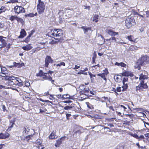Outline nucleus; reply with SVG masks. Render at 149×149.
Wrapping results in <instances>:
<instances>
[{"label":"nucleus","instance_id":"f257e3e1","mask_svg":"<svg viewBox=\"0 0 149 149\" xmlns=\"http://www.w3.org/2000/svg\"><path fill=\"white\" fill-rule=\"evenodd\" d=\"M63 34V31L61 29H56L51 31L50 33L48 34V36L51 37L52 36H61Z\"/></svg>","mask_w":149,"mask_h":149},{"label":"nucleus","instance_id":"f03ea898","mask_svg":"<svg viewBox=\"0 0 149 149\" xmlns=\"http://www.w3.org/2000/svg\"><path fill=\"white\" fill-rule=\"evenodd\" d=\"M37 9L39 14L43 13L45 10V5L44 2L41 0H38Z\"/></svg>","mask_w":149,"mask_h":149},{"label":"nucleus","instance_id":"7ed1b4c3","mask_svg":"<svg viewBox=\"0 0 149 149\" xmlns=\"http://www.w3.org/2000/svg\"><path fill=\"white\" fill-rule=\"evenodd\" d=\"M125 26L129 29L134 24L135 20L133 17H128L125 20Z\"/></svg>","mask_w":149,"mask_h":149},{"label":"nucleus","instance_id":"20e7f679","mask_svg":"<svg viewBox=\"0 0 149 149\" xmlns=\"http://www.w3.org/2000/svg\"><path fill=\"white\" fill-rule=\"evenodd\" d=\"M140 65H143L149 63V57L146 56H144L141 58L138 61Z\"/></svg>","mask_w":149,"mask_h":149},{"label":"nucleus","instance_id":"39448f33","mask_svg":"<svg viewBox=\"0 0 149 149\" xmlns=\"http://www.w3.org/2000/svg\"><path fill=\"white\" fill-rule=\"evenodd\" d=\"M145 81L143 80H141L140 83L138 86L136 87V91L138 92V91H141L143 90V89L146 88H147V85L146 83H144Z\"/></svg>","mask_w":149,"mask_h":149},{"label":"nucleus","instance_id":"423d86ee","mask_svg":"<svg viewBox=\"0 0 149 149\" xmlns=\"http://www.w3.org/2000/svg\"><path fill=\"white\" fill-rule=\"evenodd\" d=\"M14 11L16 14L25 12L24 9L22 6H17L14 8Z\"/></svg>","mask_w":149,"mask_h":149},{"label":"nucleus","instance_id":"0eeeda50","mask_svg":"<svg viewBox=\"0 0 149 149\" xmlns=\"http://www.w3.org/2000/svg\"><path fill=\"white\" fill-rule=\"evenodd\" d=\"M147 72L145 71H143L142 72V73L139 75V79L140 81V82L141 81V80L144 81L145 79H147Z\"/></svg>","mask_w":149,"mask_h":149},{"label":"nucleus","instance_id":"6e6552de","mask_svg":"<svg viewBox=\"0 0 149 149\" xmlns=\"http://www.w3.org/2000/svg\"><path fill=\"white\" fill-rule=\"evenodd\" d=\"M53 60L51 57L49 56H47L45 60V65L47 67L49 63H52L53 62Z\"/></svg>","mask_w":149,"mask_h":149},{"label":"nucleus","instance_id":"1a4fd4ad","mask_svg":"<svg viewBox=\"0 0 149 149\" xmlns=\"http://www.w3.org/2000/svg\"><path fill=\"white\" fill-rule=\"evenodd\" d=\"M10 134L7 132H5V133H0V139H5L8 138L10 136Z\"/></svg>","mask_w":149,"mask_h":149},{"label":"nucleus","instance_id":"9d476101","mask_svg":"<svg viewBox=\"0 0 149 149\" xmlns=\"http://www.w3.org/2000/svg\"><path fill=\"white\" fill-rule=\"evenodd\" d=\"M64 137H62L56 141V142L55 144L56 147H58L62 143V141L64 140Z\"/></svg>","mask_w":149,"mask_h":149},{"label":"nucleus","instance_id":"9b49d317","mask_svg":"<svg viewBox=\"0 0 149 149\" xmlns=\"http://www.w3.org/2000/svg\"><path fill=\"white\" fill-rule=\"evenodd\" d=\"M5 79L10 81H19L18 79H19V78L14 76H6L5 77Z\"/></svg>","mask_w":149,"mask_h":149},{"label":"nucleus","instance_id":"f8f14e48","mask_svg":"<svg viewBox=\"0 0 149 149\" xmlns=\"http://www.w3.org/2000/svg\"><path fill=\"white\" fill-rule=\"evenodd\" d=\"M81 28L83 29L84 33L87 34L88 32L91 31V28L90 27H87L85 26H82Z\"/></svg>","mask_w":149,"mask_h":149},{"label":"nucleus","instance_id":"ddd939ff","mask_svg":"<svg viewBox=\"0 0 149 149\" xmlns=\"http://www.w3.org/2000/svg\"><path fill=\"white\" fill-rule=\"evenodd\" d=\"M58 136L56 134V131H53L49 135V139H55L57 138Z\"/></svg>","mask_w":149,"mask_h":149},{"label":"nucleus","instance_id":"4468645a","mask_svg":"<svg viewBox=\"0 0 149 149\" xmlns=\"http://www.w3.org/2000/svg\"><path fill=\"white\" fill-rule=\"evenodd\" d=\"M107 33L112 36H115L118 34V33L113 31L112 30H108Z\"/></svg>","mask_w":149,"mask_h":149},{"label":"nucleus","instance_id":"2eb2a0df","mask_svg":"<svg viewBox=\"0 0 149 149\" xmlns=\"http://www.w3.org/2000/svg\"><path fill=\"white\" fill-rule=\"evenodd\" d=\"M79 88L80 90H83V91L84 92L88 93L89 92V88L88 87H84V86L83 85H81Z\"/></svg>","mask_w":149,"mask_h":149},{"label":"nucleus","instance_id":"dca6fc26","mask_svg":"<svg viewBox=\"0 0 149 149\" xmlns=\"http://www.w3.org/2000/svg\"><path fill=\"white\" fill-rule=\"evenodd\" d=\"M44 76L42 78L44 79H47L48 80H51L52 79V77L49 75L47 73H45Z\"/></svg>","mask_w":149,"mask_h":149},{"label":"nucleus","instance_id":"f3484780","mask_svg":"<svg viewBox=\"0 0 149 149\" xmlns=\"http://www.w3.org/2000/svg\"><path fill=\"white\" fill-rule=\"evenodd\" d=\"M106 73H105V74L103 73L98 74H97V75L98 76H100L102 78H103L104 79V80H105L106 81L107 80V79L106 78V77L107 75V71H106Z\"/></svg>","mask_w":149,"mask_h":149},{"label":"nucleus","instance_id":"a211bd4d","mask_svg":"<svg viewBox=\"0 0 149 149\" xmlns=\"http://www.w3.org/2000/svg\"><path fill=\"white\" fill-rule=\"evenodd\" d=\"M53 39L51 40V41L49 42V43L51 44H53L55 43H56L57 42H59L60 39L58 38H53Z\"/></svg>","mask_w":149,"mask_h":149},{"label":"nucleus","instance_id":"6ab92c4d","mask_svg":"<svg viewBox=\"0 0 149 149\" xmlns=\"http://www.w3.org/2000/svg\"><path fill=\"white\" fill-rule=\"evenodd\" d=\"M29 131H31V132H33L34 133H35L34 131L33 130L31 129V130L28 127H27V128H26V127H24V130H23V132L26 134H28V132H29ZM34 133L33 134H34Z\"/></svg>","mask_w":149,"mask_h":149},{"label":"nucleus","instance_id":"aec40b11","mask_svg":"<svg viewBox=\"0 0 149 149\" xmlns=\"http://www.w3.org/2000/svg\"><path fill=\"white\" fill-rule=\"evenodd\" d=\"M66 13H67V15L68 17H71L73 14V13L74 12L72 10H68L66 11Z\"/></svg>","mask_w":149,"mask_h":149},{"label":"nucleus","instance_id":"412c9836","mask_svg":"<svg viewBox=\"0 0 149 149\" xmlns=\"http://www.w3.org/2000/svg\"><path fill=\"white\" fill-rule=\"evenodd\" d=\"M22 48L25 50L28 51L31 49L32 47L29 44L23 47Z\"/></svg>","mask_w":149,"mask_h":149},{"label":"nucleus","instance_id":"4be33fe9","mask_svg":"<svg viewBox=\"0 0 149 149\" xmlns=\"http://www.w3.org/2000/svg\"><path fill=\"white\" fill-rule=\"evenodd\" d=\"M20 34V36H19L18 37H24L26 36V33L24 29H21Z\"/></svg>","mask_w":149,"mask_h":149},{"label":"nucleus","instance_id":"5701e85b","mask_svg":"<svg viewBox=\"0 0 149 149\" xmlns=\"http://www.w3.org/2000/svg\"><path fill=\"white\" fill-rule=\"evenodd\" d=\"M15 118H13L12 120H10V126L8 128V129L10 128H12L13 127V125L15 123Z\"/></svg>","mask_w":149,"mask_h":149},{"label":"nucleus","instance_id":"b1692460","mask_svg":"<svg viewBox=\"0 0 149 149\" xmlns=\"http://www.w3.org/2000/svg\"><path fill=\"white\" fill-rule=\"evenodd\" d=\"M132 73L131 72L127 71H125L122 73V75L124 76H131Z\"/></svg>","mask_w":149,"mask_h":149},{"label":"nucleus","instance_id":"393cba45","mask_svg":"<svg viewBox=\"0 0 149 149\" xmlns=\"http://www.w3.org/2000/svg\"><path fill=\"white\" fill-rule=\"evenodd\" d=\"M116 65H117L118 66H121V67H125L126 65L123 62H121L120 63H118V62H116L115 63Z\"/></svg>","mask_w":149,"mask_h":149},{"label":"nucleus","instance_id":"a878e982","mask_svg":"<svg viewBox=\"0 0 149 149\" xmlns=\"http://www.w3.org/2000/svg\"><path fill=\"white\" fill-rule=\"evenodd\" d=\"M45 73L43 72L42 70H40L39 73L37 74V76L39 77H43L45 74Z\"/></svg>","mask_w":149,"mask_h":149},{"label":"nucleus","instance_id":"bb28decb","mask_svg":"<svg viewBox=\"0 0 149 149\" xmlns=\"http://www.w3.org/2000/svg\"><path fill=\"white\" fill-rule=\"evenodd\" d=\"M17 82V81H8V84L10 85L11 86H13V85H15V84H16V83Z\"/></svg>","mask_w":149,"mask_h":149},{"label":"nucleus","instance_id":"cd10ccee","mask_svg":"<svg viewBox=\"0 0 149 149\" xmlns=\"http://www.w3.org/2000/svg\"><path fill=\"white\" fill-rule=\"evenodd\" d=\"M118 92H120L121 91V88L120 87H117L116 90V89L114 88H113L112 91L115 92L116 93V91Z\"/></svg>","mask_w":149,"mask_h":149},{"label":"nucleus","instance_id":"c85d7f7f","mask_svg":"<svg viewBox=\"0 0 149 149\" xmlns=\"http://www.w3.org/2000/svg\"><path fill=\"white\" fill-rule=\"evenodd\" d=\"M99 16L97 15H95L93 17V21H95L96 22H98V19Z\"/></svg>","mask_w":149,"mask_h":149},{"label":"nucleus","instance_id":"c756f323","mask_svg":"<svg viewBox=\"0 0 149 149\" xmlns=\"http://www.w3.org/2000/svg\"><path fill=\"white\" fill-rule=\"evenodd\" d=\"M123 85L122 86L123 88L122 91L125 90L127 89L128 84H127L123 83Z\"/></svg>","mask_w":149,"mask_h":149},{"label":"nucleus","instance_id":"7c9ffc66","mask_svg":"<svg viewBox=\"0 0 149 149\" xmlns=\"http://www.w3.org/2000/svg\"><path fill=\"white\" fill-rule=\"evenodd\" d=\"M0 40V42H1V44H0V45L2 47H4L6 45V43L4 40L2 39L1 38V39Z\"/></svg>","mask_w":149,"mask_h":149},{"label":"nucleus","instance_id":"2f4dec72","mask_svg":"<svg viewBox=\"0 0 149 149\" xmlns=\"http://www.w3.org/2000/svg\"><path fill=\"white\" fill-rule=\"evenodd\" d=\"M17 81V82H18V83H17V82L16 83V84H15L16 86H21L23 85L22 82L19 81V80Z\"/></svg>","mask_w":149,"mask_h":149},{"label":"nucleus","instance_id":"473e14b6","mask_svg":"<svg viewBox=\"0 0 149 149\" xmlns=\"http://www.w3.org/2000/svg\"><path fill=\"white\" fill-rule=\"evenodd\" d=\"M42 143V141L40 139H38L36 141V144L38 145H40Z\"/></svg>","mask_w":149,"mask_h":149},{"label":"nucleus","instance_id":"72a5a7b5","mask_svg":"<svg viewBox=\"0 0 149 149\" xmlns=\"http://www.w3.org/2000/svg\"><path fill=\"white\" fill-rule=\"evenodd\" d=\"M70 96L68 94H66L63 95V99H68L70 97Z\"/></svg>","mask_w":149,"mask_h":149},{"label":"nucleus","instance_id":"f704fd0d","mask_svg":"<svg viewBox=\"0 0 149 149\" xmlns=\"http://www.w3.org/2000/svg\"><path fill=\"white\" fill-rule=\"evenodd\" d=\"M32 135H28L27 136H26L25 138V139L27 141V142H29V141L30 140L31 138L32 137Z\"/></svg>","mask_w":149,"mask_h":149},{"label":"nucleus","instance_id":"c9c22d12","mask_svg":"<svg viewBox=\"0 0 149 149\" xmlns=\"http://www.w3.org/2000/svg\"><path fill=\"white\" fill-rule=\"evenodd\" d=\"M134 38H127L128 40L133 42H135L136 41V39H134Z\"/></svg>","mask_w":149,"mask_h":149},{"label":"nucleus","instance_id":"e433bc0d","mask_svg":"<svg viewBox=\"0 0 149 149\" xmlns=\"http://www.w3.org/2000/svg\"><path fill=\"white\" fill-rule=\"evenodd\" d=\"M18 22H21V23H23L24 22V21L22 19L20 18L17 17L16 18Z\"/></svg>","mask_w":149,"mask_h":149},{"label":"nucleus","instance_id":"4c0bfd02","mask_svg":"<svg viewBox=\"0 0 149 149\" xmlns=\"http://www.w3.org/2000/svg\"><path fill=\"white\" fill-rule=\"evenodd\" d=\"M92 118H94L95 119H100L101 118V116L98 115H95L92 117Z\"/></svg>","mask_w":149,"mask_h":149},{"label":"nucleus","instance_id":"58836bf2","mask_svg":"<svg viewBox=\"0 0 149 149\" xmlns=\"http://www.w3.org/2000/svg\"><path fill=\"white\" fill-rule=\"evenodd\" d=\"M56 65L57 66H59L60 67L61 65H63L65 66V63L63 62H61L60 63H59L57 64Z\"/></svg>","mask_w":149,"mask_h":149},{"label":"nucleus","instance_id":"ea45409f","mask_svg":"<svg viewBox=\"0 0 149 149\" xmlns=\"http://www.w3.org/2000/svg\"><path fill=\"white\" fill-rule=\"evenodd\" d=\"M17 17L16 16H12L10 18V19L11 21H13L15 19H16Z\"/></svg>","mask_w":149,"mask_h":149},{"label":"nucleus","instance_id":"a19ab883","mask_svg":"<svg viewBox=\"0 0 149 149\" xmlns=\"http://www.w3.org/2000/svg\"><path fill=\"white\" fill-rule=\"evenodd\" d=\"M131 135L133 136V137H135L136 139H139V136L136 134H131Z\"/></svg>","mask_w":149,"mask_h":149},{"label":"nucleus","instance_id":"79ce46f5","mask_svg":"<svg viewBox=\"0 0 149 149\" xmlns=\"http://www.w3.org/2000/svg\"><path fill=\"white\" fill-rule=\"evenodd\" d=\"M72 108V107L69 106H67L65 107L64 108V109L65 110H69L70 109Z\"/></svg>","mask_w":149,"mask_h":149},{"label":"nucleus","instance_id":"37998d69","mask_svg":"<svg viewBox=\"0 0 149 149\" xmlns=\"http://www.w3.org/2000/svg\"><path fill=\"white\" fill-rule=\"evenodd\" d=\"M30 84L29 81H26L25 82V86L26 87H28L30 86Z\"/></svg>","mask_w":149,"mask_h":149},{"label":"nucleus","instance_id":"c03bdc74","mask_svg":"<svg viewBox=\"0 0 149 149\" xmlns=\"http://www.w3.org/2000/svg\"><path fill=\"white\" fill-rule=\"evenodd\" d=\"M57 97L59 99L63 98V95H61L59 94L56 95Z\"/></svg>","mask_w":149,"mask_h":149},{"label":"nucleus","instance_id":"a18cd8bd","mask_svg":"<svg viewBox=\"0 0 149 149\" xmlns=\"http://www.w3.org/2000/svg\"><path fill=\"white\" fill-rule=\"evenodd\" d=\"M31 33L29 34V35L27 37H28V38L30 37L33 34V33L35 32V31L34 30H32L31 31Z\"/></svg>","mask_w":149,"mask_h":149},{"label":"nucleus","instance_id":"49530a36","mask_svg":"<svg viewBox=\"0 0 149 149\" xmlns=\"http://www.w3.org/2000/svg\"><path fill=\"white\" fill-rule=\"evenodd\" d=\"M123 82H128V79L127 77H124L123 78Z\"/></svg>","mask_w":149,"mask_h":149},{"label":"nucleus","instance_id":"de8ad7c7","mask_svg":"<svg viewBox=\"0 0 149 149\" xmlns=\"http://www.w3.org/2000/svg\"><path fill=\"white\" fill-rule=\"evenodd\" d=\"M14 63L15 64H14V65L15 66L19 67V66H20V63H17L15 62V63Z\"/></svg>","mask_w":149,"mask_h":149},{"label":"nucleus","instance_id":"09e8293b","mask_svg":"<svg viewBox=\"0 0 149 149\" xmlns=\"http://www.w3.org/2000/svg\"><path fill=\"white\" fill-rule=\"evenodd\" d=\"M2 107L3 111H5L6 110V107L4 105H2Z\"/></svg>","mask_w":149,"mask_h":149},{"label":"nucleus","instance_id":"8fccbe9b","mask_svg":"<svg viewBox=\"0 0 149 149\" xmlns=\"http://www.w3.org/2000/svg\"><path fill=\"white\" fill-rule=\"evenodd\" d=\"M114 79L116 81H118L119 79L117 75L115 76L114 77Z\"/></svg>","mask_w":149,"mask_h":149},{"label":"nucleus","instance_id":"3c124183","mask_svg":"<svg viewBox=\"0 0 149 149\" xmlns=\"http://www.w3.org/2000/svg\"><path fill=\"white\" fill-rule=\"evenodd\" d=\"M38 149H43L44 148V147L43 146L40 145V146H39L38 147Z\"/></svg>","mask_w":149,"mask_h":149},{"label":"nucleus","instance_id":"603ef678","mask_svg":"<svg viewBox=\"0 0 149 149\" xmlns=\"http://www.w3.org/2000/svg\"><path fill=\"white\" fill-rule=\"evenodd\" d=\"M83 72L82 70H81L80 71L77 73V74H83Z\"/></svg>","mask_w":149,"mask_h":149},{"label":"nucleus","instance_id":"864d4df0","mask_svg":"<svg viewBox=\"0 0 149 149\" xmlns=\"http://www.w3.org/2000/svg\"><path fill=\"white\" fill-rule=\"evenodd\" d=\"M106 71H107V74H108L109 73V72H108V70L107 69H105V70H103V72L102 73L104 74L106 73Z\"/></svg>","mask_w":149,"mask_h":149},{"label":"nucleus","instance_id":"5fc2aeb1","mask_svg":"<svg viewBox=\"0 0 149 149\" xmlns=\"http://www.w3.org/2000/svg\"><path fill=\"white\" fill-rule=\"evenodd\" d=\"M71 115L70 114L67 113L66 114V117L67 119H69L68 118L71 116Z\"/></svg>","mask_w":149,"mask_h":149},{"label":"nucleus","instance_id":"6e6d98bb","mask_svg":"<svg viewBox=\"0 0 149 149\" xmlns=\"http://www.w3.org/2000/svg\"><path fill=\"white\" fill-rule=\"evenodd\" d=\"M89 74L90 75L91 78H92V77H95V75H94L93 74H92L91 72L89 73Z\"/></svg>","mask_w":149,"mask_h":149},{"label":"nucleus","instance_id":"4d7b16f0","mask_svg":"<svg viewBox=\"0 0 149 149\" xmlns=\"http://www.w3.org/2000/svg\"><path fill=\"white\" fill-rule=\"evenodd\" d=\"M146 12L147 15L146 17H149V11H147Z\"/></svg>","mask_w":149,"mask_h":149},{"label":"nucleus","instance_id":"13d9d810","mask_svg":"<svg viewBox=\"0 0 149 149\" xmlns=\"http://www.w3.org/2000/svg\"><path fill=\"white\" fill-rule=\"evenodd\" d=\"M144 138V136L143 135H141L139 137V140H140V139H143Z\"/></svg>","mask_w":149,"mask_h":149},{"label":"nucleus","instance_id":"bf43d9fd","mask_svg":"<svg viewBox=\"0 0 149 149\" xmlns=\"http://www.w3.org/2000/svg\"><path fill=\"white\" fill-rule=\"evenodd\" d=\"M1 76L2 77H5L6 75L3 72H2L1 73Z\"/></svg>","mask_w":149,"mask_h":149},{"label":"nucleus","instance_id":"052dcab7","mask_svg":"<svg viewBox=\"0 0 149 149\" xmlns=\"http://www.w3.org/2000/svg\"><path fill=\"white\" fill-rule=\"evenodd\" d=\"M53 72L52 71H49L48 72H47V73L49 74H52V73H53Z\"/></svg>","mask_w":149,"mask_h":149},{"label":"nucleus","instance_id":"680f3d73","mask_svg":"<svg viewBox=\"0 0 149 149\" xmlns=\"http://www.w3.org/2000/svg\"><path fill=\"white\" fill-rule=\"evenodd\" d=\"M3 27V24L1 23H0V28H2Z\"/></svg>","mask_w":149,"mask_h":149},{"label":"nucleus","instance_id":"e2e57ef3","mask_svg":"<svg viewBox=\"0 0 149 149\" xmlns=\"http://www.w3.org/2000/svg\"><path fill=\"white\" fill-rule=\"evenodd\" d=\"M80 67V66H77L76 65H75V67L74 68V69H77L78 68H79Z\"/></svg>","mask_w":149,"mask_h":149},{"label":"nucleus","instance_id":"0e129e2a","mask_svg":"<svg viewBox=\"0 0 149 149\" xmlns=\"http://www.w3.org/2000/svg\"><path fill=\"white\" fill-rule=\"evenodd\" d=\"M140 31H141V32H143V31H144V28H141L140 29Z\"/></svg>","mask_w":149,"mask_h":149},{"label":"nucleus","instance_id":"69168bd1","mask_svg":"<svg viewBox=\"0 0 149 149\" xmlns=\"http://www.w3.org/2000/svg\"><path fill=\"white\" fill-rule=\"evenodd\" d=\"M145 136L146 137L149 138V133H147L145 134Z\"/></svg>","mask_w":149,"mask_h":149},{"label":"nucleus","instance_id":"338daca9","mask_svg":"<svg viewBox=\"0 0 149 149\" xmlns=\"http://www.w3.org/2000/svg\"><path fill=\"white\" fill-rule=\"evenodd\" d=\"M3 146H5V145L3 144H0V149H2Z\"/></svg>","mask_w":149,"mask_h":149},{"label":"nucleus","instance_id":"774afa93","mask_svg":"<svg viewBox=\"0 0 149 149\" xmlns=\"http://www.w3.org/2000/svg\"><path fill=\"white\" fill-rule=\"evenodd\" d=\"M44 94L46 95H49V92L47 91V92L45 93Z\"/></svg>","mask_w":149,"mask_h":149}]
</instances>
